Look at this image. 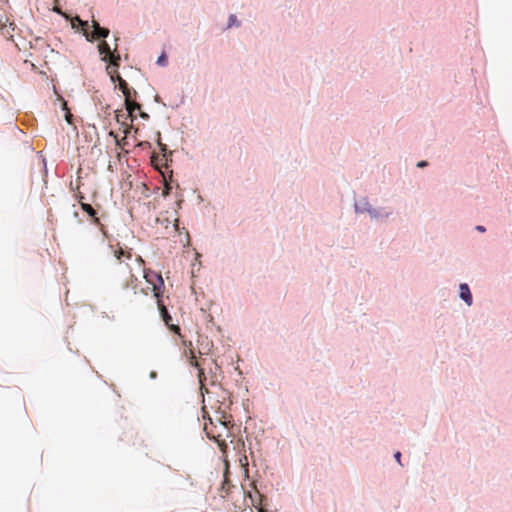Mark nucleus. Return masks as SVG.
Segmentation results:
<instances>
[{
	"label": "nucleus",
	"mask_w": 512,
	"mask_h": 512,
	"mask_svg": "<svg viewBox=\"0 0 512 512\" xmlns=\"http://www.w3.org/2000/svg\"><path fill=\"white\" fill-rule=\"evenodd\" d=\"M460 297L466 302L467 305L472 304V295L467 284H460Z\"/></svg>",
	"instance_id": "9d476101"
},
{
	"label": "nucleus",
	"mask_w": 512,
	"mask_h": 512,
	"mask_svg": "<svg viewBox=\"0 0 512 512\" xmlns=\"http://www.w3.org/2000/svg\"><path fill=\"white\" fill-rule=\"evenodd\" d=\"M53 11L56 12V13H61L60 10L57 9V8H54Z\"/></svg>",
	"instance_id": "a878e982"
},
{
	"label": "nucleus",
	"mask_w": 512,
	"mask_h": 512,
	"mask_svg": "<svg viewBox=\"0 0 512 512\" xmlns=\"http://www.w3.org/2000/svg\"><path fill=\"white\" fill-rule=\"evenodd\" d=\"M98 51L103 56L102 60L108 63L106 66L107 72L112 68H119L121 57L116 49L112 51L109 44L106 41H102L98 44Z\"/></svg>",
	"instance_id": "f03ea898"
},
{
	"label": "nucleus",
	"mask_w": 512,
	"mask_h": 512,
	"mask_svg": "<svg viewBox=\"0 0 512 512\" xmlns=\"http://www.w3.org/2000/svg\"><path fill=\"white\" fill-rule=\"evenodd\" d=\"M83 199H84V197H83V196H81V197H80V200H79V202H80V204H81V206H82V209H83L85 212H87L91 217H95V215H96V211L94 210V208H93L90 204H88V203H84V202H83Z\"/></svg>",
	"instance_id": "f8f14e48"
},
{
	"label": "nucleus",
	"mask_w": 512,
	"mask_h": 512,
	"mask_svg": "<svg viewBox=\"0 0 512 512\" xmlns=\"http://www.w3.org/2000/svg\"><path fill=\"white\" fill-rule=\"evenodd\" d=\"M124 104H125V108H126V111L128 113V116H131L132 119L134 118L133 117V112L135 110H139L140 111V109H141V105L139 103L134 102V101L131 100V95H126Z\"/></svg>",
	"instance_id": "1a4fd4ad"
},
{
	"label": "nucleus",
	"mask_w": 512,
	"mask_h": 512,
	"mask_svg": "<svg viewBox=\"0 0 512 512\" xmlns=\"http://www.w3.org/2000/svg\"><path fill=\"white\" fill-rule=\"evenodd\" d=\"M42 165H43V168L45 169L46 168V162L44 159H42Z\"/></svg>",
	"instance_id": "393cba45"
},
{
	"label": "nucleus",
	"mask_w": 512,
	"mask_h": 512,
	"mask_svg": "<svg viewBox=\"0 0 512 512\" xmlns=\"http://www.w3.org/2000/svg\"><path fill=\"white\" fill-rule=\"evenodd\" d=\"M156 64L159 65V66H166L168 64V59H167V56L165 53H162L158 58H157V61H156Z\"/></svg>",
	"instance_id": "2eb2a0df"
},
{
	"label": "nucleus",
	"mask_w": 512,
	"mask_h": 512,
	"mask_svg": "<svg viewBox=\"0 0 512 512\" xmlns=\"http://www.w3.org/2000/svg\"><path fill=\"white\" fill-rule=\"evenodd\" d=\"M158 146H159L161 152H163L164 156L166 157L167 146L165 144L161 143L160 140L158 141Z\"/></svg>",
	"instance_id": "a211bd4d"
},
{
	"label": "nucleus",
	"mask_w": 512,
	"mask_h": 512,
	"mask_svg": "<svg viewBox=\"0 0 512 512\" xmlns=\"http://www.w3.org/2000/svg\"><path fill=\"white\" fill-rule=\"evenodd\" d=\"M394 457H395V459L397 460V462H398L399 464H401V462H400V459H401V453H400V452H396V453H395V455H394Z\"/></svg>",
	"instance_id": "412c9836"
},
{
	"label": "nucleus",
	"mask_w": 512,
	"mask_h": 512,
	"mask_svg": "<svg viewBox=\"0 0 512 512\" xmlns=\"http://www.w3.org/2000/svg\"><path fill=\"white\" fill-rule=\"evenodd\" d=\"M157 299V305H158V308L161 312V316L165 322V324L167 326L170 327L171 330L175 331L176 333H179L180 331V328L178 326H175V325H172L170 324V321L172 320L170 314L168 313V310L167 308L165 307V305L163 304V301L160 297L156 298Z\"/></svg>",
	"instance_id": "0eeeda50"
},
{
	"label": "nucleus",
	"mask_w": 512,
	"mask_h": 512,
	"mask_svg": "<svg viewBox=\"0 0 512 512\" xmlns=\"http://www.w3.org/2000/svg\"><path fill=\"white\" fill-rule=\"evenodd\" d=\"M139 115L144 120H148L149 119V115L146 112L140 111Z\"/></svg>",
	"instance_id": "aec40b11"
},
{
	"label": "nucleus",
	"mask_w": 512,
	"mask_h": 512,
	"mask_svg": "<svg viewBox=\"0 0 512 512\" xmlns=\"http://www.w3.org/2000/svg\"><path fill=\"white\" fill-rule=\"evenodd\" d=\"M72 27L73 28H76V27H81V29L83 30V32L85 33L89 27V23L88 21H83L82 19H80L78 16H76L75 18H73L72 22Z\"/></svg>",
	"instance_id": "9b49d317"
},
{
	"label": "nucleus",
	"mask_w": 512,
	"mask_h": 512,
	"mask_svg": "<svg viewBox=\"0 0 512 512\" xmlns=\"http://www.w3.org/2000/svg\"><path fill=\"white\" fill-rule=\"evenodd\" d=\"M144 278L146 279L147 283L152 285V290L154 291L155 298L160 297V290L164 286L162 276L154 271L145 270Z\"/></svg>",
	"instance_id": "7ed1b4c3"
},
{
	"label": "nucleus",
	"mask_w": 512,
	"mask_h": 512,
	"mask_svg": "<svg viewBox=\"0 0 512 512\" xmlns=\"http://www.w3.org/2000/svg\"><path fill=\"white\" fill-rule=\"evenodd\" d=\"M209 423L204 424V431L208 438L216 441L219 445L225 443L228 436V426L231 423V416L224 411H216L214 418L208 416Z\"/></svg>",
	"instance_id": "f257e3e1"
},
{
	"label": "nucleus",
	"mask_w": 512,
	"mask_h": 512,
	"mask_svg": "<svg viewBox=\"0 0 512 512\" xmlns=\"http://www.w3.org/2000/svg\"><path fill=\"white\" fill-rule=\"evenodd\" d=\"M174 188V186L172 185V179L170 178V180H166L164 178V190L163 192H171V190Z\"/></svg>",
	"instance_id": "dca6fc26"
},
{
	"label": "nucleus",
	"mask_w": 512,
	"mask_h": 512,
	"mask_svg": "<svg viewBox=\"0 0 512 512\" xmlns=\"http://www.w3.org/2000/svg\"><path fill=\"white\" fill-rule=\"evenodd\" d=\"M476 230L479 231V232H484L486 229H485L484 226L478 225V226H476Z\"/></svg>",
	"instance_id": "4be33fe9"
},
{
	"label": "nucleus",
	"mask_w": 512,
	"mask_h": 512,
	"mask_svg": "<svg viewBox=\"0 0 512 512\" xmlns=\"http://www.w3.org/2000/svg\"><path fill=\"white\" fill-rule=\"evenodd\" d=\"M416 166H417L418 168H424V167L428 166V162H427V161L422 160V161H419V162L416 164Z\"/></svg>",
	"instance_id": "6ab92c4d"
},
{
	"label": "nucleus",
	"mask_w": 512,
	"mask_h": 512,
	"mask_svg": "<svg viewBox=\"0 0 512 512\" xmlns=\"http://www.w3.org/2000/svg\"><path fill=\"white\" fill-rule=\"evenodd\" d=\"M116 141H117V145L122 146L121 142H119L118 140H116Z\"/></svg>",
	"instance_id": "cd10ccee"
},
{
	"label": "nucleus",
	"mask_w": 512,
	"mask_h": 512,
	"mask_svg": "<svg viewBox=\"0 0 512 512\" xmlns=\"http://www.w3.org/2000/svg\"><path fill=\"white\" fill-rule=\"evenodd\" d=\"M114 255L117 259H120L121 256H125L127 259L131 258V253L129 251H125L123 248L119 247L114 251Z\"/></svg>",
	"instance_id": "4468645a"
},
{
	"label": "nucleus",
	"mask_w": 512,
	"mask_h": 512,
	"mask_svg": "<svg viewBox=\"0 0 512 512\" xmlns=\"http://www.w3.org/2000/svg\"><path fill=\"white\" fill-rule=\"evenodd\" d=\"M251 485H254L253 483ZM254 492L249 491L248 496L251 500V504L255 506L259 512H266L262 507V498L263 496L259 493L255 486H253Z\"/></svg>",
	"instance_id": "6e6552de"
},
{
	"label": "nucleus",
	"mask_w": 512,
	"mask_h": 512,
	"mask_svg": "<svg viewBox=\"0 0 512 512\" xmlns=\"http://www.w3.org/2000/svg\"><path fill=\"white\" fill-rule=\"evenodd\" d=\"M155 101L160 102V97L158 95L155 96Z\"/></svg>",
	"instance_id": "b1692460"
},
{
	"label": "nucleus",
	"mask_w": 512,
	"mask_h": 512,
	"mask_svg": "<svg viewBox=\"0 0 512 512\" xmlns=\"http://www.w3.org/2000/svg\"><path fill=\"white\" fill-rule=\"evenodd\" d=\"M92 31L91 32H88V30L85 32V36H86V39L87 41H93V40H96V39H105L108 37L110 31L108 28H105V27H101L100 24L93 20L92 21Z\"/></svg>",
	"instance_id": "423d86ee"
},
{
	"label": "nucleus",
	"mask_w": 512,
	"mask_h": 512,
	"mask_svg": "<svg viewBox=\"0 0 512 512\" xmlns=\"http://www.w3.org/2000/svg\"><path fill=\"white\" fill-rule=\"evenodd\" d=\"M46 185H47V182H45V181H44V186H43V187H41L40 189L47 188V186H46Z\"/></svg>",
	"instance_id": "bb28decb"
},
{
	"label": "nucleus",
	"mask_w": 512,
	"mask_h": 512,
	"mask_svg": "<svg viewBox=\"0 0 512 512\" xmlns=\"http://www.w3.org/2000/svg\"><path fill=\"white\" fill-rule=\"evenodd\" d=\"M241 22L238 20L235 14H230L228 17V23L226 29H230L232 27H240Z\"/></svg>",
	"instance_id": "ddd939ff"
},
{
	"label": "nucleus",
	"mask_w": 512,
	"mask_h": 512,
	"mask_svg": "<svg viewBox=\"0 0 512 512\" xmlns=\"http://www.w3.org/2000/svg\"><path fill=\"white\" fill-rule=\"evenodd\" d=\"M107 73L109 74L110 79L113 83L118 81V88L123 93L124 97H126V95L131 94H133L134 96L137 95V91L135 89H130L128 83L120 77V75L117 73V69L112 68Z\"/></svg>",
	"instance_id": "39448f33"
},
{
	"label": "nucleus",
	"mask_w": 512,
	"mask_h": 512,
	"mask_svg": "<svg viewBox=\"0 0 512 512\" xmlns=\"http://www.w3.org/2000/svg\"><path fill=\"white\" fill-rule=\"evenodd\" d=\"M355 209H356L357 211H361V212H362V211H369V212H370V208H368V207H366V206H363V207H362V206L360 205V203H359V202H356V203H355Z\"/></svg>",
	"instance_id": "f3484780"
},
{
	"label": "nucleus",
	"mask_w": 512,
	"mask_h": 512,
	"mask_svg": "<svg viewBox=\"0 0 512 512\" xmlns=\"http://www.w3.org/2000/svg\"><path fill=\"white\" fill-rule=\"evenodd\" d=\"M192 346V343L189 342V347ZM189 359V364L198 369V381L200 384V390L203 394L204 392H208L207 388L204 386V381L206 380V375L204 370L201 368V364L196 360V356L192 348H189V352L186 354Z\"/></svg>",
	"instance_id": "20e7f679"
},
{
	"label": "nucleus",
	"mask_w": 512,
	"mask_h": 512,
	"mask_svg": "<svg viewBox=\"0 0 512 512\" xmlns=\"http://www.w3.org/2000/svg\"><path fill=\"white\" fill-rule=\"evenodd\" d=\"M202 411L204 413L203 418H206L207 412H206L205 406L202 408Z\"/></svg>",
	"instance_id": "5701e85b"
}]
</instances>
